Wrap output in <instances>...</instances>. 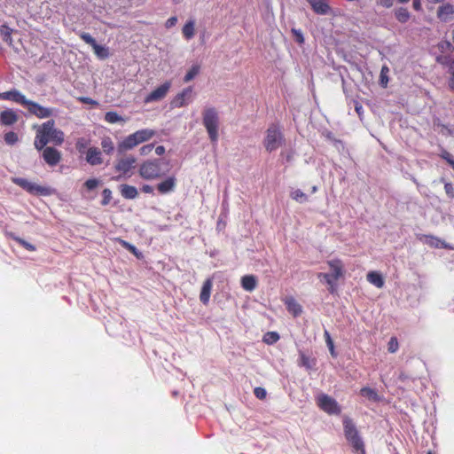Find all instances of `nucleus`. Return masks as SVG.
I'll return each mask as SVG.
<instances>
[{
	"mask_svg": "<svg viewBox=\"0 0 454 454\" xmlns=\"http://www.w3.org/2000/svg\"><path fill=\"white\" fill-rule=\"evenodd\" d=\"M169 161L165 159H153L144 161L139 167L143 179L153 180L165 176L169 171Z\"/></svg>",
	"mask_w": 454,
	"mask_h": 454,
	"instance_id": "obj_1",
	"label": "nucleus"
},
{
	"mask_svg": "<svg viewBox=\"0 0 454 454\" xmlns=\"http://www.w3.org/2000/svg\"><path fill=\"white\" fill-rule=\"evenodd\" d=\"M202 123L213 145H216L219 138L220 118L215 107H206L202 113Z\"/></svg>",
	"mask_w": 454,
	"mask_h": 454,
	"instance_id": "obj_2",
	"label": "nucleus"
},
{
	"mask_svg": "<svg viewBox=\"0 0 454 454\" xmlns=\"http://www.w3.org/2000/svg\"><path fill=\"white\" fill-rule=\"evenodd\" d=\"M344 434L347 441L357 454H365L364 443L353 420L349 418L343 419Z\"/></svg>",
	"mask_w": 454,
	"mask_h": 454,
	"instance_id": "obj_3",
	"label": "nucleus"
},
{
	"mask_svg": "<svg viewBox=\"0 0 454 454\" xmlns=\"http://www.w3.org/2000/svg\"><path fill=\"white\" fill-rule=\"evenodd\" d=\"M12 183L32 195L49 196L53 192L51 187L39 185L23 177H13Z\"/></svg>",
	"mask_w": 454,
	"mask_h": 454,
	"instance_id": "obj_4",
	"label": "nucleus"
},
{
	"mask_svg": "<svg viewBox=\"0 0 454 454\" xmlns=\"http://www.w3.org/2000/svg\"><path fill=\"white\" fill-rule=\"evenodd\" d=\"M283 140V135L279 128L275 124H271L266 131L263 144L267 151L272 152L282 145Z\"/></svg>",
	"mask_w": 454,
	"mask_h": 454,
	"instance_id": "obj_5",
	"label": "nucleus"
},
{
	"mask_svg": "<svg viewBox=\"0 0 454 454\" xmlns=\"http://www.w3.org/2000/svg\"><path fill=\"white\" fill-rule=\"evenodd\" d=\"M316 400L318 407L328 414L338 415L341 412L340 406L337 401L326 394H319Z\"/></svg>",
	"mask_w": 454,
	"mask_h": 454,
	"instance_id": "obj_6",
	"label": "nucleus"
},
{
	"mask_svg": "<svg viewBox=\"0 0 454 454\" xmlns=\"http://www.w3.org/2000/svg\"><path fill=\"white\" fill-rule=\"evenodd\" d=\"M54 126V120H49L45 121L40 129H42V132L49 137V142L52 141L55 145H60L64 142V133Z\"/></svg>",
	"mask_w": 454,
	"mask_h": 454,
	"instance_id": "obj_7",
	"label": "nucleus"
},
{
	"mask_svg": "<svg viewBox=\"0 0 454 454\" xmlns=\"http://www.w3.org/2000/svg\"><path fill=\"white\" fill-rule=\"evenodd\" d=\"M137 159L133 155H127L117 160L114 168L116 171L121 173V176L117 179L123 176H130V171L135 168Z\"/></svg>",
	"mask_w": 454,
	"mask_h": 454,
	"instance_id": "obj_8",
	"label": "nucleus"
},
{
	"mask_svg": "<svg viewBox=\"0 0 454 454\" xmlns=\"http://www.w3.org/2000/svg\"><path fill=\"white\" fill-rule=\"evenodd\" d=\"M27 111L35 115L40 119L49 118L54 115L56 110L53 108H49L39 105L38 103L30 100L28 105L27 106Z\"/></svg>",
	"mask_w": 454,
	"mask_h": 454,
	"instance_id": "obj_9",
	"label": "nucleus"
},
{
	"mask_svg": "<svg viewBox=\"0 0 454 454\" xmlns=\"http://www.w3.org/2000/svg\"><path fill=\"white\" fill-rule=\"evenodd\" d=\"M171 86L170 82H165L155 90H153L150 94H148L145 98V103L156 102L164 98L169 90Z\"/></svg>",
	"mask_w": 454,
	"mask_h": 454,
	"instance_id": "obj_10",
	"label": "nucleus"
},
{
	"mask_svg": "<svg viewBox=\"0 0 454 454\" xmlns=\"http://www.w3.org/2000/svg\"><path fill=\"white\" fill-rule=\"evenodd\" d=\"M192 100V87L185 88L178 93L171 101L172 107H183L189 105Z\"/></svg>",
	"mask_w": 454,
	"mask_h": 454,
	"instance_id": "obj_11",
	"label": "nucleus"
},
{
	"mask_svg": "<svg viewBox=\"0 0 454 454\" xmlns=\"http://www.w3.org/2000/svg\"><path fill=\"white\" fill-rule=\"evenodd\" d=\"M140 145L137 139L136 133H132L126 137H124L118 145H117V153L120 155L124 154L127 151L132 150L137 145Z\"/></svg>",
	"mask_w": 454,
	"mask_h": 454,
	"instance_id": "obj_12",
	"label": "nucleus"
},
{
	"mask_svg": "<svg viewBox=\"0 0 454 454\" xmlns=\"http://www.w3.org/2000/svg\"><path fill=\"white\" fill-rule=\"evenodd\" d=\"M43 158L49 166L55 167L61 160V153L56 148L48 146L43 151Z\"/></svg>",
	"mask_w": 454,
	"mask_h": 454,
	"instance_id": "obj_13",
	"label": "nucleus"
},
{
	"mask_svg": "<svg viewBox=\"0 0 454 454\" xmlns=\"http://www.w3.org/2000/svg\"><path fill=\"white\" fill-rule=\"evenodd\" d=\"M437 17L442 22H449L454 19V5L444 4L437 10Z\"/></svg>",
	"mask_w": 454,
	"mask_h": 454,
	"instance_id": "obj_14",
	"label": "nucleus"
},
{
	"mask_svg": "<svg viewBox=\"0 0 454 454\" xmlns=\"http://www.w3.org/2000/svg\"><path fill=\"white\" fill-rule=\"evenodd\" d=\"M313 12L318 15H326L331 12V7L326 0H306Z\"/></svg>",
	"mask_w": 454,
	"mask_h": 454,
	"instance_id": "obj_15",
	"label": "nucleus"
},
{
	"mask_svg": "<svg viewBox=\"0 0 454 454\" xmlns=\"http://www.w3.org/2000/svg\"><path fill=\"white\" fill-rule=\"evenodd\" d=\"M86 161L91 166L103 163L102 153L98 147H90L86 153Z\"/></svg>",
	"mask_w": 454,
	"mask_h": 454,
	"instance_id": "obj_16",
	"label": "nucleus"
},
{
	"mask_svg": "<svg viewBox=\"0 0 454 454\" xmlns=\"http://www.w3.org/2000/svg\"><path fill=\"white\" fill-rule=\"evenodd\" d=\"M176 187V178L168 176L157 184V190L160 194H168L175 191Z\"/></svg>",
	"mask_w": 454,
	"mask_h": 454,
	"instance_id": "obj_17",
	"label": "nucleus"
},
{
	"mask_svg": "<svg viewBox=\"0 0 454 454\" xmlns=\"http://www.w3.org/2000/svg\"><path fill=\"white\" fill-rule=\"evenodd\" d=\"M18 121V114L12 109H6L0 113V123L4 126L13 125Z\"/></svg>",
	"mask_w": 454,
	"mask_h": 454,
	"instance_id": "obj_18",
	"label": "nucleus"
},
{
	"mask_svg": "<svg viewBox=\"0 0 454 454\" xmlns=\"http://www.w3.org/2000/svg\"><path fill=\"white\" fill-rule=\"evenodd\" d=\"M212 280L207 279L202 286L200 294V300L203 304H207L210 298L211 289H212Z\"/></svg>",
	"mask_w": 454,
	"mask_h": 454,
	"instance_id": "obj_19",
	"label": "nucleus"
},
{
	"mask_svg": "<svg viewBox=\"0 0 454 454\" xmlns=\"http://www.w3.org/2000/svg\"><path fill=\"white\" fill-rule=\"evenodd\" d=\"M120 192L121 196L127 200H133L138 195L137 189L135 186L129 184H121Z\"/></svg>",
	"mask_w": 454,
	"mask_h": 454,
	"instance_id": "obj_20",
	"label": "nucleus"
},
{
	"mask_svg": "<svg viewBox=\"0 0 454 454\" xmlns=\"http://www.w3.org/2000/svg\"><path fill=\"white\" fill-rule=\"evenodd\" d=\"M257 285L256 278L254 275H245L241 278V286L247 292H252Z\"/></svg>",
	"mask_w": 454,
	"mask_h": 454,
	"instance_id": "obj_21",
	"label": "nucleus"
},
{
	"mask_svg": "<svg viewBox=\"0 0 454 454\" xmlns=\"http://www.w3.org/2000/svg\"><path fill=\"white\" fill-rule=\"evenodd\" d=\"M360 395L361 396L375 403L381 401V396L378 394V392L375 389L368 387H362L360 389Z\"/></svg>",
	"mask_w": 454,
	"mask_h": 454,
	"instance_id": "obj_22",
	"label": "nucleus"
},
{
	"mask_svg": "<svg viewBox=\"0 0 454 454\" xmlns=\"http://www.w3.org/2000/svg\"><path fill=\"white\" fill-rule=\"evenodd\" d=\"M13 29L11 28L6 23H4L0 26V36L9 46H12L13 40L12 37V34L13 33Z\"/></svg>",
	"mask_w": 454,
	"mask_h": 454,
	"instance_id": "obj_23",
	"label": "nucleus"
},
{
	"mask_svg": "<svg viewBox=\"0 0 454 454\" xmlns=\"http://www.w3.org/2000/svg\"><path fill=\"white\" fill-rule=\"evenodd\" d=\"M135 133L137 137L139 144L151 140L156 135V131L152 129H142L137 130Z\"/></svg>",
	"mask_w": 454,
	"mask_h": 454,
	"instance_id": "obj_24",
	"label": "nucleus"
},
{
	"mask_svg": "<svg viewBox=\"0 0 454 454\" xmlns=\"http://www.w3.org/2000/svg\"><path fill=\"white\" fill-rule=\"evenodd\" d=\"M49 143V137H46V135L42 132V129H39L36 132L35 139V147L41 151L47 147L46 145Z\"/></svg>",
	"mask_w": 454,
	"mask_h": 454,
	"instance_id": "obj_25",
	"label": "nucleus"
},
{
	"mask_svg": "<svg viewBox=\"0 0 454 454\" xmlns=\"http://www.w3.org/2000/svg\"><path fill=\"white\" fill-rule=\"evenodd\" d=\"M332 272L334 278H340L343 275V265L340 260H332L328 262Z\"/></svg>",
	"mask_w": 454,
	"mask_h": 454,
	"instance_id": "obj_26",
	"label": "nucleus"
},
{
	"mask_svg": "<svg viewBox=\"0 0 454 454\" xmlns=\"http://www.w3.org/2000/svg\"><path fill=\"white\" fill-rule=\"evenodd\" d=\"M426 243L430 247L435 248H451V247L449 244H447L444 240H442L431 235L426 236Z\"/></svg>",
	"mask_w": 454,
	"mask_h": 454,
	"instance_id": "obj_27",
	"label": "nucleus"
},
{
	"mask_svg": "<svg viewBox=\"0 0 454 454\" xmlns=\"http://www.w3.org/2000/svg\"><path fill=\"white\" fill-rule=\"evenodd\" d=\"M317 278L320 280H325L326 284L329 286V291L330 293H333L336 286V281L338 278H334L333 275H331L330 273H318Z\"/></svg>",
	"mask_w": 454,
	"mask_h": 454,
	"instance_id": "obj_28",
	"label": "nucleus"
},
{
	"mask_svg": "<svg viewBox=\"0 0 454 454\" xmlns=\"http://www.w3.org/2000/svg\"><path fill=\"white\" fill-rule=\"evenodd\" d=\"M367 280L378 288H381L384 286V279L377 271H371L367 274Z\"/></svg>",
	"mask_w": 454,
	"mask_h": 454,
	"instance_id": "obj_29",
	"label": "nucleus"
},
{
	"mask_svg": "<svg viewBox=\"0 0 454 454\" xmlns=\"http://www.w3.org/2000/svg\"><path fill=\"white\" fill-rule=\"evenodd\" d=\"M287 310L292 313L294 317L299 316L301 312V306L297 303L294 298H289L286 301Z\"/></svg>",
	"mask_w": 454,
	"mask_h": 454,
	"instance_id": "obj_30",
	"label": "nucleus"
},
{
	"mask_svg": "<svg viewBox=\"0 0 454 454\" xmlns=\"http://www.w3.org/2000/svg\"><path fill=\"white\" fill-rule=\"evenodd\" d=\"M100 145H101L103 152L106 154L111 155L114 152V149H115L114 143L110 137H104L101 139Z\"/></svg>",
	"mask_w": 454,
	"mask_h": 454,
	"instance_id": "obj_31",
	"label": "nucleus"
},
{
	"mask_svg": "<svg viewBox=\"0 0 454 454\" xmlns=\"http://www.w3.org/2000/svg\"><path fill=\"white\" fill-rule=\"evenodd\" d=\"M11 100L16 103H19L27 107L29 103V99H27L25 95H23L20 91L16 89L11 90Z\"/></svg>",
	"mask_w": 454,
	"mask_h": 454,
	"instance_id": "obj_32",
	"label": "nucleus"
},
{
	"mask_svg": "<svg viewBox=\"0 0 454 454\" xmlns=\"http://www.w3.org/2000/svg\"><path fill=\"white\" fill-rule=\"evenodd\" d=\"M395 17L399 22L406 23L410 20L411 14L406 8L400 7L395 9Z\"/></svg>",
	"mask_w": 454,
	"mask_h": 454,
	"instance_id": "obj_33",
	"label": "nucleus"
},
{
	"mask_svg": "<svg viewBox=\"0 0 454 454\" xmlns=\"http://www.w3.org/2000/svg\"><path fill=\"white\" fill-rule=\"evenodd\" d=\"M92 48L98 59H106L109 57V49L106 46L100 45L97 43Z\"/></svg>",
	"mask_w": 454,
	"mask_h": 454,
	"instance_id": "obj_34",
	"label": "nucleus"
},
{
	"mask_svg": "<svg viewBox=\"0 0 454 454\" xmlns=\"http://www.w3.org/2000/svg\"><path fill=\"white\" fill-rule=\"evenodd\" d=\"M105 121L111 124H114L117 122H125V120L118 113L114 111L106 113Z\"/></svg>",
	"mask_w": 454,
	"mask_h": 454,
	"instance_id": "obj_35",
	"label": "nucleus"
},
{
	"mask_svg": "<svg viewBox=\"0 0 454 454\" xmlns=\"http://www.w3.org/2000/svg\"><path fill=\"white\" fill-rule=\"evenodd\" d=\"M183 35L187 39L190 40L194 36V21L189 20L185 23L183 27Z\"/></svg>",
	"mask_w": 454,
	"mask_h": 454,
	"instance_id": "obj_36",
	"label": "nucleus"
},
{
	"mask_svg": "<svg viewBox=\"0 0 454 454\" xmlns=\"http://www.w3.org/2000/svg\"><path fill=\"white\" fill-rule=\"evenodd\" d=\"M9 236L13 239L15 240L19 245H20L22 247H24L25 249L28 250V251H35V247L26 241L25 239L12 234V233H10Z\"/></svg>",
	"mask_w": 454,
	"mask_h": 454,
	"instance_id": "obj_37",
	"label": "nucleus"
},
{
	"mask_svg": "<svg viewBox=\"0 0 454 454\" xmlns=\"http://www.w3.org/2000/svg\"><path fill=\"white\" fill-rule=\"evenodd\" d=\"M200 67L199 65H193L184 75V81L185 82L192 81L200 73Z\"/></svg>",
	"mask_w": 454,
	"mask_h": 454,
	"instance_id": "obj_38",
	"label": "nucleus"
},
{
	"mask_svg": "<svg viewBox=\"0 0 454 454\" xmlns=\"http://www.w3.org/2000/svg\"><path fill=\"white\" fill-rule=\"evenodd\" d=\"M279 340V334L276 332H268L263 336V341L267 344H274Z\"/></svg>",
	"mask_w": 454,
	"mask_h": 454,
	"instance_id": "obj_39",
	"label": "nucleus"
},
{
	"mask_svg": "<svg viewBox=\"0 0 454 454\" xmlns=\"http://www.w3.org/2000/svg\"><path fill=\"white\" fill-rule=\"evenodd\" d=\"M291 197L293 200H296L299 203H304L308 200V196L301 190L297 189L291 192Z\"/></svg>",
	"mask_w": 454,
	"mask_h": 454,
	"instance_id": "obj_40",
	"label": "nucleus"
},
{
	"mask_svg": "<svg viewBox=\"0 0 454 454\" xmlns=\"http://www.w3.org/2000/svg\"><path fill=\"white\" fill-rule=\"evenodd\" d=\"M18 135L13 131H9L4 134V141L7 145H12L18 141Z\"/></svg>",
	"mask_w": 454,
	"mask_h": 454,
	"instance_id": "obj_41",
	"label": "nucleus"
},
{
	"mask_svg": "<svg viewBox=\"0 0 454 454\" xmlns=\"http://www.w3.org/2000/svg\"><path fill=\"white\" fill-rule=\"evenodd\" d=\"M103 200L101 201V205L106 206L110 203L112 200V191L108 188H105L102 192Z\"/></svg>",
	"mask_w": 454,
	"mask_h": 454,
	"instance_id": "obj_42",
	"label": "nucleus"
},
{
	"mask_svg": "<svg viewBox=\"0 0 454 454\" xmlns=\"http://www.w3.org/2000/svg\"><path fill=\"white\" fill-rule=\"evenodd\" d=\"M436 61L443 66L449 67V70L450 71L451 62H454V59L449 56H438Z\"/></svg>",
	"mask_w": 454,
	"mask_h": 454,
	"instance_id": "obj_43",
	"label": "nucleus"
},
{
	"mask_svg": "<svg viewBox=\"0 0 454 454\" xmlns=\"http://www.w3.org/2000/svg\"><path fill=\"white\" fill-rule=\"evenodd\" d=\"M291 32L294 36V40L299 44H302L304 43V36L301 29L292 28Z\"/></svg>",
	"mask_w": 454,
	"mask_h": 454,
	"instance_id": "obj_44",
	"label": "nucleus"
},
{
	"mask_svg": "<svg viewBox=\"0 0 454 454\" xmlns=\"http://www.w3.org/2000/svg\"><path fill=\"white\" fill-rule=\"evenodd\" d=\"M80 37L83 42L90 44L91 47L97 43L96 40L89 33L83 32L80 35Z\"/></svg>",
	"mask_w": 454,
	"mask_h": 454,
	"instance_id": "obj_45",
	"label": "nucleus"
},
{
	"mask_svg": "<svg viewBox=\"0 0 454 454\" xmlns=\"http://www.w3.org/2000/svg\"><path fill=\"white\" fill-rule=\"evenodd\" d=\"M99 184V180L97 179V178H90V179H88L85 183H84V186L86 187L87 190L89 191H92L94 189H96L98 187V185Z\"/></svg>",
	"mask_w": 454,
	"mask_h": 454,
	"instance_id": "obj_46",
	"label": "nucleus"
},
{
	"mask_svg": "<svg viewBox=\"0 0 454 454\" xmlns=\"http://www.w3.org/2000/svg\"><path fill=\"white\" fill-rule=\"evenodd\" d=\"M398 347H399V345H398L397 339L395 337L390 338L388 344H387V350L390 353H395L397 351Z\"/></svg>",
	"mask_w": 454,
	"mask_h": 454,
	"instance_id": "obj_47",
	"label": "nucleus"
},
{
	"mask_svg": "<svg viewBox=\"0 0 454 454\" xmlns=\"http://www.w3.org/2000/svg\"><path fill=\"white\" fill-rule=\"evenodd\" d=\"M301 364L306 367L307 369H311L313 366V363L311 362L309 357L303 353L301 354Z\"/></svg>",
	"mask_w": 454,
	"mask_h": 454,
	"instance_id": "obj_48",
	"label": "nucleus"
},
{
	"mask_svg": "<svg viewBox=\"0 0 454 454\" xmlns=\"http://www.w3.org/2000/svg\"><path fill=\"white\" fill-rule=\"evenodd\" d=\"M442 158L444 159L454 169V157L448 153L447 151H444L441 154Z\"/></svg>",
	"mask_w": 454,
	"mask_h": 454,
	"instance_id": "obj_49",
	"label": "nucleus"
},
{
	"mask_svg": "<svg viewBox=\"0 0 454 454\" xmlns=\"http://www.w3.org/2000/svg\"><path fill=\"white\" fill-rule=\"evenodd\" d=\"M254 394L258 399L262 400L266 397L267 393H266L265 388L257 387L254 388Z\"/></svg>",
	"mask_w": 454,
	"mask_h": 454,
	"instance_id": "obj_50",
	"label": "nucleus"
},
{
	"mask_svg": "<svg viewBox=\"0 0 454 454\" xmlns=\"http://www.w3.org/2000/svg\"><path fill=\"white\" fill-rule=\"evenodd\" d=\"M325 336L326 344L330 349V352L333 356L334 355V346H333V341L330 336V333L327 331H325Z\"/></svg>",
	"mask_w": 454,
	"mask_h": 454,
	"instance_id": "obj_51",
	"label": "nucleus"
},
{
	"mask_svg": "<svg viewBox=\"0 0 454 454\" xmlns=\"http://www.w3.org/2000/svg\"><path fill=\"white\" fill-rule=\"evenodd\" d=\"M444 190H445L447 196L450 199L454 198V186L452 185L451 183H446L444 185Z\"/></svg>",
	"mask_w": 454,
	"mask_h": 454,
	"instance_id": "obj_52",
	"label": "nucleus"
},
{
	"mask_svg": "<svg viewBox=\"0 0 454 454\" xmlns=\"http://www.w3.org/2000/svg\"><path fill=\"white\" fill-rule=\"evenodd\" d=\"M154 145L153 144H148L145 145L140 148V154L141 155H148L153 149Z\"/></svg>",
	"mask_w": 454,
	"mask_h": 454,
	"instance_id": "obj_53",
	"label": "nucleus"
},
{
	"mask_svg": "<svg viewBox=\"0 0 454 454\" xmlns=\"http://www.w3.org/2000/svg\"><path fill=\"white\" fill-rule=\"evenodd\" d=\"M377 4L385 8H390L394 4V0H377Z\"/></svg>",
	"mask_w": 454,
	"mask_h": 454,
	"instance_id": "obj_54",
	"label": "nucleus"
},
{
	"mask_svg": "<svg viewBox=\"0 0 454 454\" xmlns=\"http://www.w3.org/2000/svg\"><path fill=\"white\" fill-rule=\"evenodd\" d=\"M79 100L82 103H85V104H90V105H98V103L93 100L92 98H87V97H81L79 98Z\"/></svg>",
	"mask_w": 454,
	"mask_h": 454,
	"instance_id": "obj_55",
	"label": "nucleus"
},
{
	"mask_svg": "<svg viewBox=\"0 0 454 454\" xmlns=\"http://www.w3.org/2000/svg\"><path fill=\"white\" fill-rule=\"evenodd\" d=\"M122 244H123L124 247L128 248L129 251H131L136 255L137 254V248L133 245L129 244L127 241H122Z\"/></svg>",
	"mask_w": 454,
	"mask_h": 454,
	"instance_id": "obj_56",
	"label": "nucleus"
},
{
	"mask_svg": "<svg viewBox=\"0 0 454 454\" xmlns=\"http://www.w3.org/2000/svg\"><path fill=\"white\" fill-rule=\"evenodd\" d=\"M355 111L359 115V117L362 116V114L364 113V108H363V106L359 102H356V104H355Z\"/></svg>",
	"mask_w": 454,
	"mask_h": 454,
	"instance_id": "obj_57",
	"label": "nucleus"
},
{
	"mask_svg": "<svg viewBox=\"0 0 454 454\" xmlns=\"http://www.w3.org/2000/svg\"><path fill=\"white\" fill-rule=\"evenodd\" d=\"M177 21V18L176 17H170L167 22H166V27H173L174 25H176Z\"/></svg>",
	"mask_w": 454,
	"mask_h": 454,
	"instance_id": "obj_58",
	"label": "nucleus"
},
{
	"mask_svg": "<svg viewBox=\"0 0 454 454\" xmlns=\"http://www.w3.org/2000/svg\"><path fill=\"white\" fill-rule=\"evenodd\" d=\"M412 6H413V8H414L416 11H418V12H419V11H421V10H422V7H421V1H420V0H413V1H412Z\"/></svg>",
	"mask_w": 454,
	"mask_h": 454,
	"instance_id": "obj_59",
	"label": "nucleus"
},
{
	"mask_svg": "<svg viewBox=\"0 0 454 454\" xmlns=\"http://www.w3.org/2000/svg\"><path fill=\"white\" fill-rule=\"evenodd\" d=\"M142 192H145V193H153V187L149 185V184H144L142 186Z\"/></svg>",
	"mask_w": 454,
	"mask_h": 454,
	"instance_id": "obj_60",
	"label": "nucleus"
},
{
	"mask_svg": "<svg viewBox=\"0 0 454 454\" xmlns=\"http://www.w3.org/2000/svg\"><path fill=\"white\" fill-rule=\"evenodd\" d=\"M0 99H2V100H11V90L0 93Z\"/></svg>",
	"mask_w": 454,
	"mask_h": 454,
	"instance_id": "obj_61",
	"label": "nucleus"
},
{
	"mask_svg": "<svg viewBox=\"0 0 454 454\" xmlns=\"http://www.w3.org/2000/svg\"><path fill=\"white\" fill-rule=\"evenodd\" d=\"M165 153V147L163 145H158L156 148H155V153L157 155H162L163 153Z\"/></svg>",
	"mask_w": 454,
	"mask_h": 454,
	"instance_id": "obj_62",
	"label": "nucleus"
},
{
	"mask_svg": "<svg viewBox=\"0 0 454 454\" xmlns=\"http://www.w3.org/2000/svg\"><path fill=\"white\" fill-rule=\"evenodd\" d=\"M388 82L387 77H385L383 74L380 75V84L384 87L387 86V83Z\"/></svg>",
	"mask_w": 454,
	"mask_h": 454,
	"instance_id": "obj_63",
	"label": "nucleus"
},
{
	"mask_svg": "<svg viewBox=\"0 0 454 454\" xmlns=\"http://www.w3.org/2000/svg\"><path fill=\"white\" fill-rule=\"evenodd\" d=\"M449 86L452 90H454V73H451V77L449 81Z\"/></svg>",
	"mask_w": 454,
	"mask_h": 454,
	"instance_id": "obj_64",
	"label": "nucleus"
}]
</instances>
